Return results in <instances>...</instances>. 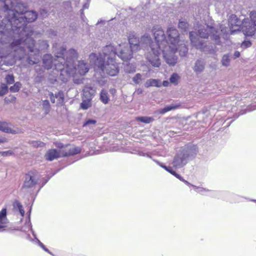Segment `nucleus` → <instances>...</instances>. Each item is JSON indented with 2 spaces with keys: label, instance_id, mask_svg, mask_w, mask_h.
Listing matches in <instances>:
<instances>
[{
  "label": "nucleus",
  "instance_id": "nucleus-52",
  "mask_svg": "<svg viewBox=\"0 0 256 256\" xmlns=\"http://www.w3.org/2000/svg\"><path fill=\"white\" fill-rule=\"evenodd\" d=\"M138 94H140L142 92V90L141 88L138 89L136 92Z\"/></svg>",
  "mask_w": 256,
  "mask_h": 256
},
{
  "label": "nucleus",
  "instance_id": "nucleus-21",
  "mask_svg": "<svg viewBox=\"0 0 256 256\" xmlns=\"http://www.w3.org/2000/svg\"><path fill=\"white\" fill-rule=\"evenodd\" d=\"M20 230L24 232H28V230H30L32 231V234L33 236H34V237L36 236V234H34V232L32 230L31 223H30V221L29 218L28 220H26V221L25 222V225L24 226H22L20 228Z\"/></svg>",
  "mask_w": 256,
  "mask_h": 256
},
{
  "label": "nucleus",
  "instance_id": "nucleus-31",
  "mask_svg": "<svg viewBox=\"0 0 256 256\" xmlns=\"http://www.w3.org/2000/svg\"><path fill=\"white\" fill-rule=\"evenodd\" d=\"M188 24L185 20H180L179 23H178V28L184 30L186 31V28L188 27Z\"/></svg>",
  "mask_w": 256,
  "mask_h": 256
},
{
  "label": "nucleus",
  "instance_id": "nucleus-22",
  "mask_svg": "<svg viewBox=\"0 0 256 256\" xmlns=\"http://www.w3.org/2000/svg\"><path fill=\"white\" fill-rule=\"evenodd\" d=\"M177 50H179L180 56H184L186 54L188 49L185 42H182L179 44L178 47L177 46Z\"/></svg>",
  "mask_w": 256,
  "mask_h": 256
},
{
  "label": "nucleus",
  "instance_id": "nucleus-40",
  "mask_svg": "<svg viewBox=\"0 0 256 256\" xmlns=\"http://www.w3.org/2000/svg\"><path fill=\"white\" fill-rule=\"evenodd\" d=\"M252 45V43L250 40H245L241 44V47L242 48H247L250 47Z\"/></svg>",
  "mask_w": 256,
  "mask_h": 256
},
{
  "label": "nucleus",
  "instance_id": "nucleus-3",
  "mask_svg": "<svg viewBox=\"0 0 256 256\" xmlns=\"http://www.w3.org/2000/svg\"><path fill=\"white\" fill-rule=\"evenodd\" d=\"M78 56L75 50L70 49L66 52V58H60L59 62L61 64H56V68L60 70V79L64 82H67L70 76L74 78L77 74L84 76L88 72L89 66L84 60L78 61L76 64H75Z\"/></svg>",
  "mask_w": 256,
  "mask_h": 256
},
{
  "label": "nucleus",
  "instance_id": "nucleus-56",
  "mask_svg": "<svg viewBox=\"0 0 256 256\" xmlns=\"http://www.w3.org/2000/svg\"><path fill=\"white\" fill-rule=\"evenodd\" d=\"M42 42L46 46V47L48 46V44H47L46 41H43Z\"/></svg>",
  "mask_w": 256,
  "mask_h": 256
},
{
  "label": "nucleus",
  "instance_id": "nucleus-36",
  "mask_svg": "<svg viewBox=\"0 0 256 256\" xmlns=\"http://www.w3.org/2000/svg\"><path fill=\"white\" fill-rule=\"evenodd\" d=\"M142 76L140 74H137L133 78L132 80L135 84H138L142 80Z\"/></svg>",
  "mask_w": 256,
  "mask_h": 256
},
{
  "label": "nucleus",
  "instance_id": "nucleus-17",
  "mask_svg": "<svg viewBox=\"0 0 256 256\" xmlns=\"http://www.w3.org/2000/svg\"><path fill=\"white\" fill-rule=\"evenodd\" d=\"M204 66L205 64L203 60H198L194 64L193 70L196 73L200 74L204 70Z\"/></svg>",
  "mask_w": 256,
  "mask_h": 256
},
{
  "label": "nucleus",
  "instance_id": "nucleus-15",
  "mask_svg": "<svg viewBox=\"0 0 256 256\" xmlns=\"http://www.w3.org/2000/svg\"><path fill=\"white\" fill-rule=\"evenodd\" d=\"M7 210L6 208H4L0 212V232H4L7 227L8 220L7 218Z\"/></svg>",
  "mask_w": 256,
  "mask_h": 256
},
{
  "label": "nucleus",
  "instance_id": "nucleus-29",
  "mask_svg": "<svg viewBox=\"0 0 256 256\" xmlns=\"http://www.w3.org/2000/svg\"><path fill=\"white\" fill-rule=\"evenodd\" d=\"M222 64L224 66H228L230 64V58L228 54L223 56L222 59Z\"/></svg>",
  "mask_w": 256,
  "mask_h": 256
},
{
  "label": "nucleus",
  "instance_id": "nucleus-27",
  "mask_svg": "<svg viewBox=\"0 0 256 256\" xmlns=\"http://www.w3.org/2000/svg\"><path fill=\"white\" fill-rule=\"evenodd\" d=\"M137 120L145 124H150L154 121V118L152 117L140 116L138 117Z\"/></svg>",
  "mask_w": 256,
  "mask_h": 256
},
{
  "label": "nucleus",
  "instance_id": "nucleus-34",
  "mask_svg": "<svg viewBox=\"0 0 256 256\" xmlns=\"http://www.w3.org/2000/svg\"><path fill=\"white\" fill-rule=\"evenodd\" d=\"M137 154L140 156L147 157L152 160V157L151 156V154L150 152H145L142 150H138L137 151Z\"/></svg>",
  "mask_w": 256,
  "mask_h": 256
},
{
  "label": "nucleus",
  "instance_id": "nucleus-35",
  "mask_svg": "<svg viewBox=\"0 0 256 256\" xmlns=\"http://www.w3.org/2000/svg\"><path fill=\"white\" fill-rule=\"evenodd\" d=\"M43 108L45 110L46 114H48L50 111V102L48 100H44L42 102Z\"/></svg>",
  "mask_w": 256,
  "mask_h": 256
},
{
  "label": "nucleus",
  "instance_id": "nucleus-53",
  "mask_svg": "<svg viewBox=\"0 0 256 256\" xmlns=\"http://www.w3.org/2000/svg\"><path fill=\"white\" fill-rule=\"evenodd\" d=\"M6 142V139L5 138H0V144L4 143Z\"/></svg>",
  "mask_w": 256,
  "mask_h": 256
},
{
  "label": "nucleus",
  "instance_id": "nucleus-5",
  "mask_svg": "<svg viewBox=\"0 0 256 256\" xmlns=\"http://www.w3.org/2000/svg\"><path fill=\"white\" fill-rule=\"evenodd\" d=\"M198 35L194 32H190V39L192 45L196 48L205 52L212 53L214 52V50L208 48L204 41L200 40L198 36L204 38H207L210 36L212 40L215 41L216 44H218L220 38L218 32L216 30L213 26L200 25L198 26Z\"/></svg>",
  "mask_w": 256,
  "mask_h": 256
},
{
  "label": "nucleus",
  "instance_id": "nucleus-58",
  "mask_svg": "<svg viewBox=\"0 0 256 256\" xmlns=\"http://www.w3.org/2000/svg\"><path fill=\"white\" fill-rule=\"evenodd\" d=\"M224 31V28H222L221 32H223Z\"/></svg>",
  "mask_w": 256,
  "mask_h": 256
},
{
  "label": "nucleus",
  "instance_id": "nucleus-38",
  "mask_svg": "<svg viewBox=\"0 0 256 256\" xmlns=\"http://www.w3.org/2000/svg\"><path fill=\"white\" fill-rule=\"evenodd\" d=\"M34 238H35V240H36V242L38 243V245H39V246H40V247H41V248H42L44 250H45L46 252H48V253H50V252H49L47 248H46L45 247L44 245L42 243V242H40V240L38 239V238H36V237H34Z\"/></svg>",
  "mask_w": 256,
  "mask_h": 256
},
{
  "label": "nucleus",
  "instance_id": "nucleus-48",
  "mask_svg": "<svg viewBox=\"0 0 256 256\" xmlns=\"http://www.w3.org/2000/svg\"><path fill=\"white\" fill-rule=\"evenodd\" d=\"M97 82L100 86H104L106 82V80L104 79V78L98 80V79Z\"/></svg>",
  "mask_w": 256,
  "mask_h": 256
},
{
  "label": "nucleus",
  "instance_id": "nucleus-57",
  "mask_svg": "<svg viewBox=\"0 0 256 256\" xmlns=\"http://www.w3.org/2000/svg\"><path fill=\"white\" fill-rule=\"evenodd\" d=\"M135 71V70L134 69L132 70V71H128L129 72H134Z\"/></svg>",
  "mask_w": 256,
  "mask_h": 256
},
{
  "label": "nucleus",
  "instance_id": "nucleus-1",
  "mask_svg": "<svg viewBox=\"0 0 256 256\" xmlns=\"http://www.w3.org/2000/svg\"><path fill=\"white\" fill-rule=\"evenodd\" d=\"M38 14L34 10H27L22 4L14 6L12 0H0V43H10L8 46H0V66L13 65L16 60H21L28 52V62L37 64L40 56L34 48V40L30 37L33 31L26 23L36 20Z\"/></svg>",
  "mask_w": 256,
  "mask_h": 256
},
{
  "label": "nucleus",
  "instance_id": "nucleus-4",
  "mask_svg": "<svg viewBox=\"0 0 256 256\" xmlns=\"http://www.w3.org/2000/svg\"><path fill=\"white\" fill-rule=\"evenodd\" d=\"M128 38L132 48L137 51L140 48L146 49V58L149 63L154 67L160 66V50L156 48L155 42H151V38L148 34H144L139 40L134 32H130L128 34Z\"/></svg>",
  "mask_w": 256,
  "mask_h": 256
},
{
  "label": "nucleus",
  "instance_id": "nucleus-7",
  "mask_svg": "<svg viewBox=\"0 0 256 256\" xmlns=\"http://www.w3.org/2000/svg\"><path fill=\"white\" fill-rule=\"evenodd\" d=\"M198 152V147L195 145L181 148L174 158L172 163L173 166L176 168L183 167L188 160L196 156Z\"/></svg>",
  "mask_w": 256,
  "mask_h": 256
},
{
  "label": "nucleus",
  "instance_id": "nucleus-54",
  "mask_svg": "<svg viewBox=\"0 0 256 256\" xmlns=\"http://www.w3.org/2000/svg\"><path fill=\"white\" fill-rule=\"evenodd\" d=\"M105 22H106L105 20H100L98 22L96 23V24H98L101 23L105 24Z\"/></svg>",
  "mask_w": 256,
  "mask_h": 256
},
{
  "label": "nucleus",
  "instance_id": "nucleus-13",
  "mask_svg": "<svg viewBox=\"0 0 256 256\" xmlns=\"http://www.w3.org/2000/svg\"><path fill=\"white\" fill-rule=\"evenodd\" d=\"M256 27L254 23L250 22L248 18L244 19L242 21V26L240 30L247 36H252L256 32Z\"/></svg>",
  "mask_w": 256,
  "mask_h": 256
},
{
  "label": "nucleus",
  "instance_id": "nucleus-20",
  "mask_svg": "<svg viewBox=\"0 0 256 256\" xmlns=\"http://www.w3.org/2000/svg\"><path fill=\"white\" fill-rule=\"evenodd\" d=\"M144 86L146 88L150 86H156L160 88L162 86V83L160 80L156 79H149L146 80L144 84Z\"/></svg>",
  "mask_w": 256,
  "mask_h": 256
},
{
  "label": "nucleus",
  "instance_id": "nucleus-59",
  "mask_svg": "<svg viewBox=\"0 0 256 256\" xmlns=\"http://www.w3.org/2000/svg\"><path fill=\"white\" fill-rule=\"evenodd\" d=\"M254 202H256V200H252Z\"/></svg>",
  "mask_w": 256,
  "mask_h": 256
},
{
  "label": "nucleus",
  "instance_id": "nucleus-10",
  "mask_svg": "<svg viewBox=\"0 0 256 256\" xmlns=\"http://www.w3.org/2000/svg\"><path fill=\"white\" fill-rule=\"evenodd\" d=\"M153 33L155 40V44L156 48L160 52L163 53V49H165L166 45L168 44V40H166L164 31L158 26H154Z\"/></svg>",
  "mask_w": 256,
  "mask_h": 256
},
{
  "label": "nucleus",
  "instance_id": "nucleus-43",
  "mask_svg": "<svg viewBox=\"0 0 256 256\" xmlns=\"http://www.w3.org/2000/svg\"><path fill=\"white\" fill-rule=\"evenodd\" d=\"M152 160L156 164H158V165H159L160 167L164 168V170H167V169H170V166H164V164H162V163H160V162H158V160H154V159H152Z\"/></svg>",
  "mask_w": 256,
  "mask_h": 256
},
{
  "label": "nucleus",
  "instance_id": "nucleus-46",
  "mask_svg": "<svg viewBox=\"0 0 256 256\" xmlns=\"http://www.w3.org/2000/svg\"><path fill=\"white\" fill-rule=\"evenodd\" d=\"M166 170L171 174H172L173 176H176L178 178V176H180V174H178L175 171H174L172 168L170 166V169H167Z\"/></svg>",
  "mask_w": 256,
  "mask_h": 256
},
{
  "label": "nucleus",
  "instance_id": "nucleus-47",
  "mask_svg": "<svg viewBox=\"0 0 256 256\" xmlns=\"http://www.w3.org/2000/svg\"><path fill=\"white\" fill-rule=\"evenodd\" d=\"M49 96H50V101L54 103L55 102V98H58V95L56 94V96H54V94L52 92H50L49 94Z\"/></svg>",
  "mask_w": 256,
  "mask_h": 256
},
{
  "label": "nucleus",
  "instance_id": "nucleus-41",
  "mask_svg": "<svg viewBox=\"0 0 256 256\" xmlns=\"http://www.w3.org/2000/svg\"><path fill=\"white\" fill-rule=\"evenodd\" d=\"M14 152L12 150H9L6 152H0V154L3 156H10L13 154Z\"/></svg>",
  "mask_w": 256,
  "mask_h": 256
},
{
  "label": "nucleus",
  "instance_id": "nucleus-44",
  "mask_svg": "<svg viewBox=\"0 0 256 256\" xmlns=\"http://www.w3.org/2000/svg\"><path fill=\"white\" fill-rule=\"evenodd\" d=\"M96 123V121L94 120H87L84 124V126L90 125V124H94Z\"/></svg>",
  "mask_w": 256,
  "mask_h": 256
},
{
  "label": "nucleus",
  "instance_id": "nucleus-33",
  "mask_svg": "<svg viewBox=\"0 0 256 256\" xmlns=\"http://www.w3.org/2000/svg\"><path fill=\"white\" fill-rule=\"evenodd\" d=\"M16 208H18L22 217H23L24 214V210L22 208V205L19 202H16L14 204Z\"/></svg>",
  "mask_w": 256,
  "mask_h": 256
},
{
  "label": "nucleus",
  "instance_id": "nucleus-37",
  "mask_svg": "<svg viewBox=\"0 0 256 256\" xmlns=\"http://www.w3.org/2000/svg\"><path fill=\"white\" fill-rule=\"evenodd\" d=\"M178 78H179V76H178V74L176 73H174L171 76L170 78V80L171 83L174 84V83H176L177 82Z\"/></svg>",
  "mask_w": 256,
  "mask_h": 256
},
{
  "label": "nucleus",
  "instance_id": "nucleus-51",
  "mask_svg": "<svg viewBox=\"0 0 256 256\" xmlns=\"http://www.w3.org/2000/svg\"><path fill=\"white\" fill-rule=\"evenodd\" d=\"M82 80H77L76 78H74V83L76 84H80L82 82Z\"/></svg>",
  "mask_w": 256,
  "mask_h": 256
},
{
  "label": "nucleus",
  "instance_id": "nucleus-19",
  "mask_svg": "<svg viewBox=\"0 0 256 256\" xmlns=\"http://www.w3.org/2000/svg\"><path fill=\"white\" fill-rule=\"evenodd\" d=\"M54 144L56 147H57L58 148L60 149L58 150H63L66 152H70L69 151V150H68V149H71L72 148H80V147L74 146H70V144L64 145L63 144H62L60 142H55L54 143Z\"/></svg>",
  "mask_w": 256,
  "mask_h": 256
},
{
  "label": "nucleus",
  "instance_id": "nucleus-25",
  "mask_svg": "<svg viewBox=\"0 0 256 256\" xmlns=\"http://www.w3.org/2000/svg\"><path fill=\"white\" fill-rule=\"evenodd\" d=\"M192 187L194 188V190H195L196 192L200 193L202 195L206 194L205 193L206 192H210L212 193V194H215L217 193V192H216L212 191L208 189L204 188L202 187L196 186H192Z\"/></svg>",
  "mask_w": 256,
  "mask_h": 256
},
{
  "label": "nucleus",
  "instance_id": "nucleus-12",
  "mask_svg": "<svg viewBox=\"0 0 256 256\" xmlns=\"http://www.w3.org/2000/svg\"><path fill=\"white\" fill-rule=\"evenodd\" d=\"M39 178V174L36 170L28 172L25 176L23 188H33L38 183Z\"/></svg>",
  "mask_w": 256,
  "mask_h": 256
},
{
  "label": "nucleus",
  "instance_id": "nucleus-42",
  "mask_svg": "<svg viewBox=\"0 0 256 256\" xmlns=\"http://www.w3.org/2000/svg\"><path fill=\"white\" fill-rule=\"evenodd\" d=\"M32 144L34 146L42 147V146H44L45 144L44 142H42L40 141H34V142H32Z\"/></svg>",
  "mask_w": 256,
  "mask_h": 256
},
{
  "label": "nucleus",
  "instance_id": "nucleus-8",
  "mask_svg": "<svg viewBox=\"0 0 256 256\" xmlns=\"http://www.w3.org/2000/svg\"><path fill=\"white\" fill-rule=\"evenodd\" d=\"M68 150L70 152H66L63 150H58L56 149H50L46 152L44 157L46 160L52 161L59 158L68 156L79 154L82 151L81 148H72Z\"/></svg>",
  "mask_w": 256,
  "mask_h": 256
},
{
  "label": "nucleus",
  "instance_id": "nucleus-11",
  "mask_svg": "<svg viewBox=\"0 0 256 256\" xmlns=\"http://www.w3.org/2000/svg\"><path fill=\"white\" fill-rule=\"evenodd\" d=\"M114 50L116 55L124 61L130 60L132 57L133 52L137 51L132 48L130 44L127 43L120 44L117 48H114Z\"/></svg>",
  "mask_w": 256,
  "mask_h": 256
},
{
  "label": "nucleus",
  "instance_id": "nucleus-32",
  "mask_svg": "<svg viewBox=\"0 0 256 256\" xmlns=\"http://www.w3.org/2000/svg\"><path fill=\"white\" fill-rule=\"evenodd\" d=\"M6 82L8 84H11L14 83V78L12 74H8L5 78Z\"/></svg>",
  "mask_w": 256,
  "mask_h": 256
},
{
  "label": "nucleus",
  "instance_id": "nucleus-55",
  "mask_svg": "<svg viewBox=\"0 0 256 256\" xmlns=\"http://www.w3.org/2000/svg\"><path fill=\"white\" fill-rule=\"evenodd\" d=\"M88 4H85L83 6V8L86 9V8H88Z\"/></svg>",
  "mask_w": 256,
  "mask_h": 256
},
{
  "label": "nucleus",
  "instance_id": "nucleus-28",
  "mask_svg": "<svg viewBox=\"0 0 256 256\" xmlns=\"http://www.w3.org/2000/svg\"><path fill=\"white\" fill-rule=\"evenodd\" d=\"M22 86V84L20 82H16L14 85L10 88V90L12 92H18Z\"/></svg>",
  "mask_w": 256,
  "mask_h": 256
},
{
  "label": "nucleus",
  "instance_id": "nucleus-39",
  "mask_svg": "<svg viewBox=\"0 0 256 256\" xmlns=\"http://www.w3.org/2000/svg\"><path fill=\"white\" fill-rule=\"evenodd\" d=\"M250 18L256 26V12H252L250 14Z\"/></svg>",
  "mask_w": 256,
  "mask_h": 256
},
{
  "label": "nucleus",
  "instance_id": "nucleus-26",
  "mask_svg": "<svg viewBox=\"0 0 256 256\" xmlns=\"http://www.w3.org/2000/svg\"><path fill=\"white\" fill-rule=\"evenodd\" d=\"M92 100L88 98L84 99L80 104V108L82 110H87L92 106Z\"/></svg>",
  "mask_w": 256,
  "mask_h": 256
},
{
  "label": "nucleus",
  "instance_id": "nucleus-50",
  "mask_svg": "<svg viewBox=\"0 0 256 256\" xmlns=\"http://www.w3.org/2000/svg\"><path fill=\"white\" fill-rule=\"evenodd\" d=\"M168 84L169 82L168 80H164L162 84V85L164 86H168Z\"/></svg>",
  "mask_w": 256,
  "mask_h": 256
},
{
  "label": "nucleus",
  "instance_id": "nucleus-45",
  "mask_svg": "<svg viewBox=\"0 0 256 256\" xmlns=\"http://www.w3.org/2000/svg\"><path fill=\"white\" fill-rule=\"evenodd\" d=\"M178 180H180V181L184 182L185 184H186L188 186H193L192 184H190L188 182L187 180H184L182 178V177L181 176H178Z\"/></svg>",
  "mask_w": 256,
  "mask_h": 256
},
{
  "label": "nucleus",
  "instance_id": "nucleus-24",
  "mask_svg": "<svg viewBox=\"0 0 256 256\" xmlns=\"http://www.w3.org/2000/svg\"><path fill=\"white\" fill-rule=\"evenodd\" d=\"M179 107V105L178 104H171L168 106H166L164 108L160 109L158 111V112L160 114H164L168 112H169L172 110H176Z\"/></svg>",
  "mask_w": 256,
  "mask_h": 256
},
{
  "label": "nucleus",
  "instance_id": "nucleus-16",
  "mask_svg": "<svg viewBox=\"0 0 256 256\" xmlns=\"http://www.w3.org/2000/svg\"><path fill=\"white\" fill-rule=\"evenodd\" d=\"M83 96L85 98L92 100L96 93V88L93 86H86L82 90Z\"/></svg>",
  "mask_w": 256,
  "mask_h": 256
},
{
  "label": "nucleus",
  "instance_id": "nucleus-9",
  "mask_svg": "<svg viewBox=\"0 0 256 256\" xmlns=\"http://www.w3.org/2000/svg\"><path fill=\"white\" fill-rule=\"evenodd\" d=\"M66 49L64 48H62L60 50V53H58L57 55L56 56L54 60L52 59V58L50 54H46L44 56L42 61L44 67L47 69L49 70L52 68L53 66H54V68L58 71H60V70H58L56 67V64H60L61 62H59L60 58H66Z\"/></svg>",
  "mask_w": 256,
  "mask_h": 256
},
{
  "label": "nucleus",
  "instance_id": "nucleus-6",
  "mask_svg": "<svg viewBox=\"0 0 256 256\" xmlns=\"http://www.w3.org/2000/svg\"><path fill=\"white\" fill-rule=\"evenodd\" d=\"M168 44L163 49V56L166 62L170 66H174L177 62V57L174 55L177 50V44L180 42L179 33L178 30L170 27L167 30Z\"/></svg>",
  "mask_w": 256,
  "mask_h": 256
},
{
  "label": "nucleus",
  "instance_id": "nucleus-49",
  "mask_svg": "<svg viewBox=\"0 0 256 256\" xmlns=\"http://www.w3.org/2000/svg\"><path fill=\"white\" fill-rule=\"evenodd\" d=\"M240 52H239L236 51L234 52V58H238L240 57Z\"/></svg>",
  "mask_w": 256,
  "mask_h": 256
},
{
  "label": "nucleus",
  "instance_id": "nucleus-2",
  "mask_svg": "<svg viewBox=\"0 0 256 256\" xmlns=\"http://www.w3.org/2000/svg\"><path fill=\"white\" fill-rule=\"evenodd\" d=\"M115 57L114 48L110 44L103 48L102 54H99L98 56L95 54H91L89 59L96 72H99L103 77L105 74L114 76L118 72V63L114 60Z\"/></svg>",
  "mask_w": 256,
  "mask_h": 256
},
{
  "label": "nucleus",
  "instance_id": "nucleus-30",
  "mask_svg": "<svg viewBox=\"0 0 256 256\" xmlns=\"http://www.w3.org/2000/svg\"><path fill=\"white\" fill-rule=\"evenodd\" d=\"M8 92V86L6 84L2 83L0 86V96L6 94Z\"/></svg>",
  "mask_w": 256,
  "mask_h": 256
},
{
  "label": "nucleus",
  "instance_id": "nucleus-23",
  "mask_svg": "<svg viewBox=\"0 0 256 256\" xmlns=\"http://www.w3.org/2000/svg\"><path fill=\"white\" fill-rule=\"evenodd\" d=\"M100 100L104 104H108L110 101V98L107 90H102L100 94Z\"/></svg>",
  "mask_w": 256,
  "mask_h": 256
},
{
  "label": "nucleus",
  "instance_id": "nucleus-18",
  "mask_svg": "<svg viewBox=\"0 0 256 256\" xmlns=\"http://www.w3.org/2000/svg\"><path fill=\"white\" fill-rule=\"evenodd\" d=\"M10 126L6 122H0V130L7 133L14 134L16 130L12 129Z\"/></svg>",
  "mask_w": 256,
  "mask_h": 256
},
{
  "label": "nucleus",
  "instance_id": "nucleus-14",
  "mask_svg": "<svg viewBox=\"0 0 256 256\" xmlns=\"http://www.w3.org/2000/svg\"><path fill=\"white\" fill-rule=\"evenodd\" d=\"M228 23L231 34L240 30L242 26V22L235 14H232L228 18Z\"/></svg>",
  "mask_w": 256,
  "mask_h": 256
}]
</instances>
